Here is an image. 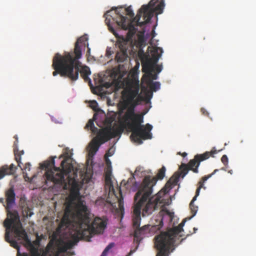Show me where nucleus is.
Returning <instances> with one entry per match:
<instances>
[{
  "label": "nucleus",
  "mask_w": 256,
  "mask_h": 256,
  "mask_svg": "<svg viewBox=\"0 0 256 256\" xmlns=\"http://www.w3.org/2000/svg\"><path fill=\"white\" fill-rule=\"evenodd\" d=\"M166 168L162 166L159 170L156 178L146 176L143 179L142 182L138 186L135 180L134 176H131L126 182L123 180L121 184H124L127 188L134 185L138 192L134 197L135 204L134 206L132 214V224L135 228L134 237L136 241H140V236L149 232V225H145L142 228L140 227L141 220V210L142 208V215L143 216H148L152 212L162 207L164 204L163 200L162 198L165 192L160 191L154 196H152L153 192V187L156 184L158 179L162 180L165 174Z\"/></svg>",
  "instance_id": "f257e3e1"
},
{
  "label": "nucleus",
  "mask_w": 256,
  "mask_h": 256,
  "mask_svg": "<svg viewBox=\"0 0 256 256\" xmlns=\"http://www.w3.org/2000/svg\"><path fill=\"white\" fill-rule=\"evenodd\" d=\"M90 211L86 206L79 202L72 212L68 208L65 211L61 222L57 228L60 232L70 226L75 227V231L72 240L64 244L60 248L62 252L71 249L80 240L90 241V238L96 234H102L106 228V220L96 218L90 224Z\"/></svg>",
  "instance_id": "f03ea898"
},
{
  "label": "nucleus",
  "mask_w": 256,
  "mask_h": 256,
  "mask_svg": "<svg viewBox=\"0 0 256 256\" xmlns=\"http://www.w3.org/2000/svg\"><path fill=\"white\" fill-rule=\"evenodd\" d=\"M164 7V0H150L148 4L142 5L138 10L136 16L134 17V12L132 6L124 9L122 6L117 8L115 10L107 11L104 14L105 22L108 29L114 33V26L123 30H128V37L131 38L136 34V26H142L149 22L154 14L158 15L163 12Z\"/></svg>",
  "instance_id": "7ed1b4c3"
},
{
  "label": "nucleus",
  "mask_w": 256,
  "mask_h": 256,
  "mask_svg": "<svg viewBox=\"0 0 256 256\" xmlns=\"http://www.w3.org/2000/svg\"><path fill=\"white\" fill-rule=\"evenodd\" d=\"M68 161H61L62 170L59 168H54V170H48L46 174V180L53 182L55 184H62L64 182V176H67L68 182L70 186V196L72 200H76L74 207L79 202H82L84 206H86V202L82 200L80 193V190L84 182H88L90 178L84 169L79 172L80 178H78V170H74L73 165L67 162Z\"/></svg>",
  "instance_id": "20e7f679"
},
{
  "label": "nucleus",
  "mask_w": 256,
  "mask_h": 256,
  "mask_svg": "<svg viewBox=\"0 0 256 256\" xmlns=\"http://www.w3.org/2000/svg\"><path fill=\"white\" fill-rule=\"evenodd\" d=\"M79 59L72 56V54L64 53L62 55L56 53L52 60V68L54 70L52 72L53 76L58 74L72 81H76L80 74L85 82L91 84V80L88 76L91 74L90 69L88 66H82Z\"/></svg>",
  "instance_id": "39448f33"
},
{
  "label": "nucleus",
  "mask_w": 256,
  "mask_h": 256,
  "mask_svg": "<svg viewBox=\"0 0 256 256\" xmlns=\"http://www.w3.org/2000/svg\"><path fill=\"white\" fill-rule=\"evenodd\" d=\"M123 128L132 132L130 138L132 141L141 144L144 140L152 138L150 131L152 126L150 124L143 125L144 116L142 114L134 112V106L128 109L124 117Z\"/></svg>",
  "instance_id": "423d86ee"
},
{
  "label": "nucleus",
  "mask_w": 256,
  "mask_h": 256,
  "mask_svg": "<svg viewBox=\"0 0 256 256\" xmlns=\"http://www.w3.org/2000/svg\"><path fill=\"white\" fill-rule=\"evenodd\" d=\"M186 221V219L184 220L178 226L170 229L167 232H161L154 238L155 247L158 250L156 256H168L170 248L178 245L184 240L182 238L180 242H178L180 237L182 236L178 234L184 230L182 227Z\"/></svg>",
  "instance_id": "0eeeda50"
},
{
  "label": "nucleus",
  "mask_w": 256,
  "mask_h": 256,
  "mask_svg": "<svg viewBox=\"0 0 256 256\" xmlns=\"http://www.w3.org/2000/svg\"><path fill=\"white\" fill-rule=\"evenodd\" d=\"M9 216H12L11 220L9 218H6L4 222V226L6 228V233H5V240L6 242L10 244V246L12 247L19 250L20 246L16 240H10V234L13 232L14 234V237L17 238L18 240H23L24 239L20 236H16V230H18V231H25L22 226V223L20 220V216L18 212H14L13 214H9Z\"/></svg>",
  "instance_id": "6e6552de"
},
{
  "label": "nucleus",
  "mask_w": 256,
  "mask_h": 256,
  "mask_svg": "<svg viewBox=\"0 0 256 256\" xmlns=\"http://www.w3.org/2000/svg\"><path fill=\"white\" fill-rule=\"evenodd\" d=\"M139 90L140 84L138 80L134 79L127 83L126 88L125 90V96L129 103L134 102V106L138 104L142 99V96H138V98L134 100L138 95Z\"/></svg>",
  "instance_id": "1a4fd4ad"
},
{
  "label": "nucleus",
  "mask_w": 256,
  "mask_h": 256,
  "mask_svg": "<svg viewBox=\"0 0 256 256\" xmlns=\"http://www.w3.org/2000/svg\"><path fill=\"white\" fill-rule=\"evenodd\" d=\"M16 236H20L24 239V246L28 249L31 256H46V254L44 252L39 250L38 246L39 242L34 241L32 243L28 238V236L26 231L19 232L18 230H16ZM22 256H28L27 253H23Z\"/></svg>",
  "instance_id": "9d476101"
},
{
  "label": "nucleus",
  "mask_w": 256,
  "mask_h": 256,
  "mask_svg": "<svg viewBox=\"0 0 256 256\" xmlns=\"http://www.w3.org/2000/svg\"><path fill=\"white\" fill-rule=\"evenodd\" d=\"M128 38V34H126V39L122 38L120 40L118 43V46L120 48V50L117 52L116 56V60L118 62H122L127 60L128 58V50L129 46V41L132 40Z\"/></svg>",
  "instance_id": "9b49d317"
},
{
  "label": "nucleus",
  "mask_w": 256,
  "mask_h": 256,
  "mask_svg": "<svg viewBox=\"0 0 256 256\" xmlns=\"http://www.w3.org/2000/svg\"><path fill=\"white\" fill-rule=\"evenodd\" d=\"M222 150H217L216 147H213L210 151L206 152L202 154H196L192 160H206L210 158H218L220 156V160H228V156L226 154H222Z\"/></svg>",
  "instance_id": "f8f14e48"
},
{
  "label": "nucleus",
  "mask_w": 256,
  "mask_h": 256,
  "mask_svg": "<svg viewBox=\"0 0 256 256\" xmlns=\"http://www.w3.org/2000/svg\"><path fill=\"white\" fill-rule=\"evenodd\" d=\"M123 131V128H112L110 126L99 130V136L102 138V142H106L112 138L120 136Z\"/></svg>",
  "instance_id": "ddd939ff"
},
{
  "label": "nucleus",
  "mask_w": 256,
  "mask_h": 256,
  "mask_svg": "<svg viewBox=\"0 0 256 256\" xmlns=\"http://www.w3.org/2000/svg\"><path fill=\"white\" fill-rule=\"evenodd\" d=\"M102 140L103 138L99 136V132H98L96 136L92 139L87 148L88 158L86 160H92V158L98 150L100 146L105 142H102Z\"/></svg>",
  "instance_id": "4468645a"
},
{
  "label": "nucleus",
  "mask_w": 256,
  "mask_h": 256,
  "mask_svg": "<svg viewBox=\"0 0 256 256\" xmlns=\"http://www.w3.org/2000/svg\"><path fill=\"white\" fill-rule=\"evenodd\" d=\"M162 52L163 50L162 48L156 47L154 48L152 54V58H150L149 57L148 55H147L144 53L142 48H140L138 52V56L141 61L142 69L143 68L144 64L147 62V60H151L152 62H154V58L157 56H158L159 59L160 58Z\"/></svg>",
  "instance_id": "2eb2a0df"
},
{
  "label": "nucleus",
  "mask_w": 256,
  "mask_h": 256,
  "mask_svg": "<svg viewBox=\"0 0 256 256\" xmlns=\"http://www.w3.org/2000/svg\"><path fill=\"white\" fill-rule=\"evenodd\" d=\"M6 209L7 212V218L11 220L12 216H9L10 214H13L14 212H18L16 210H10V208L15 204L16 194L13 187L10 188L6 192Z\"/></svg>",
  "instance_id": "dca6fc26"
},
{
  "label": "nucleus",
  "mask_w": 256,
  "mask_h": 256,
  "mask_svg": "<svg viewBox=\"0 0 256 256\" xmlns=\"http://www.w3.org/2000/svg\"><path fill=\"white\" fill-rule=\"evenodd\" d=\"M217 171H218V170L216 169L214 171V172L212 174L208 175V176H204L202 178V180H200L198 182L199 186L196 190V195L193 198L192 200L191 201V202H190V209L191 210V212L192 214V216H191L192 218L194 216L196 215V212L198 210V207L197 206H195L194 204V202L196 200L197 196L199 195L200 190L201 188H202L203 187L204 183V182L207 180L208 178H209L210 177H211L213 175L214 173H216V172H217Z\"/></svg>",
  "instance_id": "f3484780"
},
{
  "label": "nucleus",
  "mask_w": 256,
  "mask_h": 256,
  "mask_svg": "<svg viewBox=\"0 0 256 256\" xmlns=\"http://www.w3.org/2000/svg\"><path fill=\"white\" fill-rule=\"evenodd\" d=\"M158 56L154 58V62H152L151 60H148L144 64L142 72L148 74V82L152 80H156L157 78V75L154 74L153 72L154 70V66L158 60Z\"/></svg>",
  "instance_id": "a211bd4d"
},
{
  "label": "nucleus",
  "mask_w": 256,
  "mask_h": 256,
  "mask_svg": "<svg viewBox=\"0 0 256 256\" xmlns=\"http://www.w3.org/2000/svg\"><path fill=\"white\" fill-rule=\"evenodd\" d=\"M87 40L88 38L86 36H80L77 40L75 44L74 51L70 52H65L64 53L72 54V56H76V58H80L82 56V47H85Z\"/></svg>",
  "instance_id": "6ab92c4d"
},
{
  "label": "nucleus",
  "mask_w": 256,
  "mask_h": 256,
  "mask_svg": "<svg viewBox=\"0 0 256 256\" xmlns=\"http://www.w3.org/2000/svg\"><path fill=\"white\" fill-rule=\"evenodd\" d=\"M200 161H190L188 164L187 166L186 164H182L180 166V176L182 175V177L184 178L188 173V170H192L194 172L197 173L198 172V167L200 164Z\"/></svg>",
  "instance_id": "aec40b11"
},
{
  "label": "nucleus",
  "mask_w": 256,
  "mask_h": 256,
  "mask_svg": "<svg viewBox=\"0 0 256 256\" xmlns=\"http://www.w3.org/2000/svg\"><path fill=\"white\" fill-rule=\"evenodd\" d=\"M16 169V167L12 164L9 167L4 166L0 168V180L2 178L6 175L14 174Z\"/></svg>",
  "instance_id": "412c9836"
},
{
  "label": "nucleus",
  "mask_w": 256,
  "mask_h": 256,
  "mask_svg": "<svg viewBox=\"0 0 256 256\" xmlns=\"http://www.w3.org/2000/svg\"><path fill=\"white\" fill-rule=\"evenodd\" d=\"M18 166L22 170L24 177L26 181H30L31 179L28 176V172L30 170V162H26L24 164L22 161H16Z\"/></svg>",
  "instance_id": "4be33fe9"
},
{
  "label": "nucleus",
  "mask_w": 256,
  "mask_h": 256,
  "mask_svg": "<svg viewBox=\"0 0 256 256\" xmlns=\"http://www.w3.org/2000/svg\"><path fill=\"white\" fill-rule=\"evenodd\" d=\"M14 138L16 140L14 142V160H21L22 158V156L24 154V151L23 150H19L18 148V136L17 135L14 136Z\"/></svg>",
  "instance_id": "5701e85b"
},
{
  "label": "nucleus",
  "mask_w": 256,
  "mask_h": 256,
  "mask_svg": "<svg viewBox=\"0 0 256 256\" xmlns=\"http://www.w3.org/2000/svg\"><path fill=\"white\" fill-rule=\"evenodd\" d=\"M72 149L65 148L63 149L62 154L60 155L59 158H62V160H74L72 158Z\"/></svg>",
  "instance_id": "b1692460"
},
{
  "label": "nucleus",
  "mask_w": 256,
  "mask_h": 256,
  "mask_svg": "<svg viewBox=\"0 0 256 256\" xmlns=\"http://www.w3.org/2000/svg\"><path fill=\"white\" fill-rule=\"evenodd\" d=\"M85 128L90 129L92 132L94 134H98L99 131L98 128L94 126V120H88Z\"/></svg>",
  "instance_id": "393cba45"
},
{
  "label": "nucleus",
  "mask_w": 256,
  "mask_h": 256,
  "mask_svg": "<svg viewBox=\"0 0 256 256\" xmlns=\"http://www.w3.org/2000/svg\"><path fill=\"white\" fill-rule=\"evenodd\" d=\"M148 84L150 90L152 92H156L160 88V84L159 82H153L150 80L149 82H148Z\"/></svg>",
  "instance_id": "a878e982"
},
{
  "label": "nucleus",
  "mask_w": 256,
  "mask_h": 256,
  "mask_svg": "<svg viewBox=\"0 0 256 256\" xmlns=\"http://www.w3.org/2000/svg\"><path fill=\"white\" fill-rule=\"evenodd\" d=\"M105 181L108 185L112 186V171L110 169H108L105 174Z\"/></svg>",
  "instance_id": "bb28decb"
},
{
  "label": "nucleus",
  "mask_w": 256,
  "mask_h": 256,
  "mask_svg": "<svg viewBox=\"0 0 256 256\" xmlns=\"http://www.w3.org/2000/svg\"><path fill=\"white\" fill-rule=\"evenodd\" d=\"M153 95L152 91L148 90L146 88L144 91V97H142V100H144L146 103L150 102V99L152 98Z\"/></svg>",
  "instance_id": "cd10ccee"
},
{
  "label": "nucleus",
  "mask_w": 256,
  "mask_h": 256,
  "mask_svg": "<svg viewBox=\"0 0 256 256\" xmlns=\"http://www.w3.org/2000/svg\"><path fill=\"white\" fill-rule=\"evenodd\" d=\"M118 196L117 194H114V195L118 200V206H119L120 208H123V205H124L123 198L122 196V191H121L120 188H118ZM114 193H115L114 192Z\"/></svg>",
  "instance_id": "c85d7f7f"
},
{
  "label": "nucleus",
  "mask_w": 256,
  "mask_h": 256,
  "mask_svg": "<svg viewBox=\"0 0 256 256\" xmlns=\"http://www.w3.org/2000/svg\"><path fill=\"white\" fill-rule=\"evenodd\" d=\"M22 214L24 216L30 217L34 214L33 212L32 211V209L30 208L28 206L22 209Z\"/></svg>",
  "instance_id": "c756f323"
},
{
  "label": "nucleus",
  "mask_w": 256,
  "mask_h": 256,
  "mask_svg": "<svg viewBox=\"0 0 256 256\" xmlns=\"http://www.w3.org/2000/svg\"><path fill=\"white\" fill-rule=\"evenodd\" d=\"M114 152V148L112 146L110 148L104 156V160H110L108 158L112 156Z\"/></svg>",
  "instance_id": "7c9ffc66"
},
{
  "label": "nucleus",
  "mask_w": 256,
  "mask_h": 256,
  "mask_svg": "<svg viewBox=\"0 0 256 256\" xmlns=\"http://www.w3.org/2000/svg\"><path fill=\"white\" fill-rule=\"evenodd\" d=\"M20 206L22 208H24L28 206L26 200L24 198H21L20 200Z\"/></svg>",
  "instance_id": "2f4dec72"
},
{
  "label": "nucleus",
  "mask_w": 256,
  "mask_h": 256,
  "mask_svg": "<svg viewBox=\"0 0 256 256\" xmlns=\"http://www.w3.org/2000/svg\"><path fill=\"white\" fill-rule=\"evenodd\" d=\"M98 106V103L96 101L93 100L91 102V108L94 110H96V108Z\"/></svg>",
  "instance_id": "473e14b6"
},
{
  "label": "nucleus",
  "mask_w": 256,
  "mask_h": 256,
  "mask_svg": "<svg viewBox=\"0 0 256 256\" xmlns=\"http://www.w3.org/2000/svg\"><path fill=\"white\" fill-rule=\"evenodd\" d=\"M163 226V222L162 220L160 219V220L159 223L158 224L154 226L156 227V228L157 230H160V228L162 226Z\"/></svg>",
  "instance_id": "72a5a7b5"
},
{
  "label": "nucleus",
  "mask_w": 256,
  "mask_h": 256,
  "mask_svg": "<svg viewBox=\"0 0 256 256\" xmlns=\"http://www.w3.org/2000/svg\"><path fill=\"white\" fill-rule=\"evenodd\" d=\"M165 212L166 214H168L170 216V220H172L174 216V213L173 212H170L167 210H166Z\"/></svg>",
  "instance_id": "f704fd0d"
},
{
  "label": "nucleus",
  "mask_w": 256,
  "mask_h": 256,
  "mask_svg": "<svg viewBox=\"0 0 256 256\" xmlns=\"http://www.w3.org/2000/svg\"><path fill=\"white\" fill-rule=\"evenodd\" d=\"M156 67V70L157 72L159 73L162 70V66L156 65V64L154 66V68Z\"/></svg>",
  "instance_id": "c9c22d12"
},
{
  "label": "nucleus",
  "mask_w": 256,
  "mask_h": 256,
  "mask_svg": "<svg viewBox=\"0 0 256 256\" xmlns=\"http://www.w3.org/2000/svg\"><path fill=\"white\" fill-rule=\"evenodd\" d=\"M200 111L204 115L208 116L209 114L205 108H202Z\"/></svg>",
  "instance_id": "e433bc0d"
},
{
  "label": "nucleus",
  "mask_w": 256,
  "mask_h": 256,
  "mask_svg": "<svg viewBox=\"0 0 256 256\" xmlns=\"http://www.w3.org/2000/svg\"><path fill=\"white\" fill-rule=\"evenodd\" d=\"M114 246V243H110L106 248L105 249L108 252L110 249H111Z\"/></svg>",
  "instance_id": "4c0bfd02"
},
{
  "label": "nucleus",
  "mask_w": 256,
  "mask_h": 256,
  "mask_svg": "<svg viewBox=\"0 0 256 256\" xmlns=\"http://www.w3.org/2000/svg\"><path fill=\"white\" fill-rule=\"evenodd\" d=\"M178 154L181 155L184 158L187 156V153L186 152H184L182 153H180V152H178Z\"/></svg>",
  "instance_id": "58836bf2"
},
{
  "label": "nucleus",
  "mask_w": 256,
  "mask_h": 256,
  "mask_svg": "<svg viewBox=\"0 0 256 256\" xmlns=\"http://www.w3.org/2000/svg\"><path fill=\"white\" fill-rule=\"evenodd\" d=\"M108 252V251L104 249L100 256H106Z\"/></svg>",
  "instance_id": "ea45409f"
},
{
  "label": "nucleus",
  "mask_w": 256,
  "mask_h": 256,
  "mask_svg": "<svg viewBox=\"0 0 256 256\" xmlns=\"http://www.w3.org/2000/svg\"><path fill=\"white\" fill-rule=\"evenodd\" d=\"M152 38H154L156 35V32H155L154 29H153L152 31Z\"/></svg>",
  "instance_id": "a19ab883"
},
{
  "label": "nucleus",
  "mask_w": 256,
  "mask_h": 256,
  "mask_svg": "<svg viewBox=\"0 0 256 256\" xmlns=\"http://www.w3.org/2000/svg\"><path fill=\"white\" fill-rule=\"evenodd\" d=\"M56 158V156H51L49 158L48 160H54Z\"/></svg>",
  "instance_id": "79ce46f5"
},
{
  "label": "nucleus",
  "mask_w": 256,
  "mask_h": 256,
  "mask_svg": "<svg viewBox=\"0 0 256 256\" xmlns=\"http://www.w3.org/2000/svg\"><path fill=\"white\" fill-rule=\"evenodd\" d=\"M193 230H194V232H192V233H191V234H193V233H195V232H196V231L197 230V228H194ZM189 235H190V234H187V236H189Z\"/></svg>",
  "instance_id": "37998d69"
},
{
  "label": "nucleus",
  "mask_w": 256,
  "mask_h": 256,
  "mask_svg": "<svg viewBox=\"0 0 256 256\" xmlns=\"http://www.w3.org/2000/svg\"><path fill=\"white\" fill-rule=\"evenodd\" d=\"M134 252V251L131 250L130 252L126 256H130Z\"/></svg>",
  "instance_id": "c03bdc74"
},
{
  "label": "nucleus",
  "mask_w": 256,
  "mask_h": 256,
  "mask_svg": "<svg viewBox=\"0 0 256 256\" xmlns=\"http://www.w3.org/2000/svg\"><path fill=\"white\" fill-rule=\"evenodd\" d=\"M0 202L4 204V198H0Z\"/></svg>",
  "instance_id": "a18cd8bd"
},
{
  "label": "nucleus",
  "mask_w": 256,
  "mask_h": 256,
  "mask_svg": "<svg viewBox=\"0 0 256 256\" xmlns=\"http://www.w3.org/2000/svg\"><path fill=\"white\" fill-rule=\"evenodd\" d=\"M140 41L141 43L143 42V38H140Z\"/></svg>",
  "instance_id": "49530a36"
},
{
  "label": "nucleus",
  "mask_w": 256,
  "mask_h": 256,
  "mask_svg": "<svg viewBox=\"0 0 256 256\" xmlns=\"http://www.w3.org/2000/svg\"><path fill=\"white\" fill-rule=\"evenodd\" d=\"M86 164L88 165L89 164L90 161L87 160V161H86Z\"/></svg>",
  "instance_id": "de8ad7c7"
},
{
  "label": "nucleus",
  "mask_w": 256,
  "mask_h": 256,
  "mask_svg": "<svg viewBox=\"0 0 256 256\" xmlns=\"http://www.w3.org/2000/svg\"><path fill=\"white\" fill-rule=\"evenodd\" d=\"M223 162H224V164H225V163H228V160H226V161H222Z\"/></svg>",
  "instance_id": "09e8293b"
},
{
  "label": "nucleus",
  "mask_w": 256,
  "mask_h": 256,
  "mask_svg": "<svg viewBox=\"0 0 256 256\" xmlns=\"http://www.w3.org/2000/svg\"><path fill=\"white\" fill-rule=\"evenodd\" d=\"M106 162H107V164H108V162H109V163H110V160H108V161H106Z\"/></svg>",
  "instance_id": "8fccbe9b"
},
{
  "label": "nucleus",
  "mask_w": 256,
  "mask_h": 256,
  "mask_svg": "<svg viewBox=\"0 0 256 256\" xmlns=\"http://www.w3.org/2000/svg\"><path fill=\"white\" fill-rule=\"evenodd\" d=\"M90 162H91V164H93L92 162H94V161L91 160Z\"/></svg>",
  "instance_id": "3c124183"
},
{
  "label": "nucleus",
  "mask_w": 256,
  "mask_h": 256,
  "mask_svg": "<svg viewBox=\"0 0 256 256\" xmlns=\"http://www.w3.org/2000/svg\"><path fill=\"white\" fill-rule=\"evenodd\" d=\"M51 162H52V163L54 164V160H52V161H51Z\"/></svg>",
  "instance_id": "603ef678"
},
{
  "label": "nucleus",
  "mask_w": 256,
  "mask_h": 256,
  "mask_svg": "<svg viewBox=\"0 0 256 256\" xmlns=\"http://www.w3.org/2000/svg\"><path fill=\"white\" fill-rule=\"evenodd\" d=\"M95 116H96V114H94V118Z\"/></svg>",
  "instance_id": "864d4df0"
}]
</instances>
